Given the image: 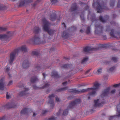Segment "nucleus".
<instances>
[{"label":"nucleus","mask_w":120,"mask_h":120,"mask_svg":"<svg viewBox=\"0 0 120 120\" xmlns=\"http://www.w3.org/2000/svg\"><path fill=\"white\" fill-rule=\"evenodd\" d=\"M62 25L64 26V27L66 28L65 24L64 23H63Z\"/></svg>","instance_id":"nucleus-54"},{"label":"nucleus","mask_w":120,"mask_h":120,"mask_svg":"<svg viewBox=\"0 0 120 120\" xmlns=\"http://www.w3.org/2000/svg\"><path fill=\"white\" fill-rule=\"evenodd\" d=\"M38 79L35 76L32 77L31 79V81L32 82H34L38 81Z\"/></svg>","instance_id":"nucleus-17"},{"label":"nucleus","mask_w":120,"mask_h":120,"mask_svg":"<svg viewBox=\"0 0 120 120\" xmlns=\"http://www.w3.org/2000/svg\"><path fill=\"white\" fill-rule=\"evenodd\" d=\"M116 90L115 89H113L112 90L111 92V93L112 94H114L116 92Z\"/></svg>","instance_id":"nucleus-41"},{"label":"nucleus","mask_w":120,"mask_h":120,"mask_svg":"<svg viewBox=\"0 0 120 120\" xmlns=\"http://www.w3.org/2000/svg\"><path fill=\"white\" fill-rule=\"evenodd\" d=\"M18 51V49H16L15 50V52H12L11 54L10 55V63H12L15 59L16 52Z\"/></svg>","instance_id":"nucleus-8"},{"label":"nucleus","mask_w":120,"mask_h":120,"mask_svg":"<svg viewBox=\"0 0 120 120\" xmlns=\"http://www.w3.org/2000/svg\"><path fill=\"white\" fill-rule=\"evenodd\" d=\"M90 70H88L87 71H86L85 72V74H87L88 73H89L90 72Z\"/></svg>","instance_id":"nucleus-51"},{"label":"nucleus","mask_w":120,"mask_h":120,"mask_svg":"<svg viewBox=\"0 0 120 120\" xmlns=\"http://www.w3.org/2000/svg\"><path fill=\"white\" fill-rule=\"evenodd\" d=\"M51 75L52 76H54L56 78L58 76L57 73L56 71H53L51 74Z\"/></svg>","instance_id":"nucleus-22"},{"label":"nucleus","mask_w":120,"mask_h":120,"mask_svg":"<svg viewBox=\"0 0 120 120\" xmlns=\"http://www.w3.org/2000/svg\"><path fill=\"white\" fill-rule=\"evenodd\" d=\"M86 32L88 34H89L90 33V26H88L87 29L86 31Z\"/></svg>","instance_id":"nucleus-31"},{"label":"nucleus","mask_w":120,"mask_h":120,"mask_svg":"<svg viewBox=\"0 0 120 120\" xmlns=\"http://www.w3.org/2000/svg\"><path fill=\"white\" fill-rule=\"evenodd\" d=\"M88 98L89 99L90 98V97H88Z\"/></svg>","instance_id":"nucleus-61"},{"label":"nucleus","mask_w":120,"mask_h":120,"mask_svg":"<svg viewBox=\"0 0 120 120\" xmlns=\"http://www.w3.org/2000/svg\"><path fill=\"white\" fill-rule=\"evenodd\" d=\"M47 35L48 34H44L43 35L44 41H43V40L42 41L39 36L37 35H35L33 38L32 41L35 42H37L38 43H44L45 42V40L47 39Z\"/></svg>","instance_id":"nucleus-4"},{"label":"nucleus","mask_w":120,"mask_h":120,"mask_svg":"<svg viewBox=\"0 0 120 120\" xmlns=\"http://www.w3.org/2000/svg\"><path fill=\"white\" fill-rule=\"evenodd\" d=\"M68 113V110L67 109L64 110V111L63 115H66Z\"/></svg>","instance_id":"nucleus-33"},{"label":"nucleus","mask_w":120,"mask_h":120,"mask_svg":"<svg viewBox=\"0 0 120 120\" xmlns=\"http://www.w3.org/2000/svg\"><path fill=\"white\" fill-rule=\"evenodd\" d=\"M82 30H80V31L81 32H82Z\"/></svg>","instance_id":"nucleus-62"},{"label":"nucleus","mask_w":120,"mask_h":120,"mask_svg":"<svg viewBox=\"0 0 120 120\" xmlns=\"http://www.w3.org/2000/svg\"><path fill=\"white\" fill-rule=\"evenodd\" d=\"M116 16V15H113V17H115Z\"/></svg>","instance_id":"nucleus-57"},{"label":"nucleus","mask_w":120,"mask_h":120,"mask_svg":"<svg viewBox=\"0 0 120 120\" xmlns=\"http://www.w3.org/2000/svg\"><path fill=\"white\" fill-rule=\"evenodd\" d=\"M32 54L34 55H37L38 54V52L35 51H34L33 52Z\"/></svg>","instance_id":"nucleus-39"},{"label":"nucleus","mask_w":120,"mask_h":120,"mask_svg":"<svg viewBox=\"0 0 120 120\" xmlns=\"http://www.w3.org/2000/svg\"><path fill=\"white\" fill-rule=\"evenodd\" d=\"M6 30L5 28L0 27V30L1 31H4Z\"/></svg>","instance_id":"nucleus-36"},{"label":"nucleus","mask_w":120,"mask_h":120,"mask_svg":"<svg viewBox=\"0 0 120 120\" xmlns=\"http://www.w3.org/2000/svg\"><path fill=\"white\" fill-rule=\"evenodd\" d=\"M29 109L27 108H25L23 109L21 112V114H25L27 112Z\"/></svg>","instance_id":"nucleus-25"},{"label":"nucleus","mask_w":120,"mask_h":120,"mask_svg":"<svg viewBox=\"0 0 120 120\" xmlns=\"http://www.w3.org/2000/svg\"><path fill=\"white\" fill-rule=\"evenodd\" d=\"M77 9L76 4L75 3L73 4L71 8V11H74L76 10Z\"/></svg>","instance_id":"nucleus-19"},{"label":"nucleus","mask_w":120,"mask_h":120,"mask_svg":"<svg viewBox=\"0 0 120 120\" xmlns=\"http://www.w3.org/2000/svg\"><path fill=\"white\" fill-rule=\"evenodd\" d=\"M56 100L58 102H59L60 101V100L59 98L57 97H56L55 98Z\"/></svg>","instance_id":"nucleus-43"},{"label":"nucleus","mask_w":120,"mask_h":120,"mask_svg":"<svg viewBox=\"0 0 120 120\" xmlns=\"http://www.w3.org/2000/svg\"><path fill=\"white\" fill-rule=\"evenodd\" d=\"M120 86V83L118 84L114 85L113 86V87H116Z\"/></svg>","instance_id":"nucleus-37"},{"label":"nucleus","mask_w":120,"mask_h":120,"mask_svg":"<svg viewBox=\"0 0 120 120\" xmlns=\"http://www.w3.org/2000/svg\"><path fill=\"white\" fill-rule=\"evenodd\" d=\"M102 68H97L96 73L97 74L99 75L102 72Z\"/></svg>","instance_id":"nucleus-23"},{"label":"nucleus","mask_w":120,"mask_h":120,"mask_svg":"<svg viewBox=\"0 0 120 120\" xmlns=\"http://www.w3.org/2000/svg\"><path fill=\"white\" fill-rule=\"evenodd\" d=\"M24 90L21 92L20 94V95L21 96H22L28 93L27 91L29 90V89L27 88H25Z\"/></svg>","instance_id":"nucleus-15"},{"label":"nucleus","mask_w":120,"mask_h":120,"mask_svg":"<svg viewBox=\"0 0 120 120\" xmlns=\"http://www.w3.org/2000/svg\"><path fill=\"white\" fill-rule=\"evenodd\" d=\"M105 17L107 19L105 20L101 16H100L99 17V19L100 21L103 23H104L106 21V20L109 18V17L108 16H105Z\"/></svg>","instance_id":"nucleus-21"},{"label":"nucleus","mask_w":120,"mask_h":120,"mask_svg":"<svg viewBox=\"0 0 120 120\" xmlns=\"http://www.w3.org/2000/svg\"><path fill=\"white\" fill-rule=\"evenodd\" d=\"M4 83L3 79H1L0 81V89L3 90L4 89Z\"/></svg>","instance_id":"nucleus-16"},{"label":"nucleus","mask_w":120,"mask_h":120,"mask_svg":"<svg viewBox=\"0 0 120 120\" xmlns=\"http://www.w3.org/2000/svg\"><path fill=\"white\" fill-rule=\"evenodd\" d=\"M119 94L120 95V89L119 90Z\"/></svg>","instance_id":"nucleus-59"},{"label":"nucleus","mask_w":120,"mask_h":120,"mask_svg":"<svg viewBox=\"0 0 120 120\" xmlns=\"http://www.w3.org/2000/svg\"><path fill=\"white\" fill-rule=\"evenodd\" d=\"M114 32L113 30H111V32H110V34L111 36L115 38L116 37L114 34Z\"/></svg>","instance_id":"nucleus-32"},{"label":"nucleus","mask_w":120,"mask_h":120,"mask_svg":"<svg viewBox=\"0 0 120 120\" xmlns=\"http://www.w3.org/2000/svg\"><path fill=\"white\" fill-rule=\"evenodd\" d=\"M44 85L43 86V87H40V88L41 89H43L45 87H47V86H48L49 84L48 83H45Z\"/></svg>","instance_id":"nucleus-34"},{"label":"nucleus","mask_w":120,"mask_h":120,"mask_svg":"<svg viewBox=\"0 0 120 120\" xmlns=\"http://www.w3.org/2000/svg\"><path fill=\"white\" fill-rule=\"evenodd\" d=\"M116 70V68L115 66H113L110 68L108 71L109 72L115 71Z\"/></svg>","instance_id":"nucleus-20"},{"label":"nucleus","mask_w":120,"mask_h":120,"mask_svg":"<svg viewBox=\"0 0 120 120\" xmlns=\"http://www.w3.org/2000/svg\"><path fill=\"white\" fill-rule=\"evenodd\" d=\"M10 96L8 95L7 94L6 95V98H7L8 99H9L10 98Z\"/></svg>","instance_id":"nucleus-50"},{"label":"nucleus","mask_w":120,"mask_h":120,"mask_svg":"<svg viewBox=\"0 0 120 120\" xmlns=\"http://www.w3.org/2000/svg\"><path fill=\"white\" fill-rule=\"evenodd\" d=\"M114 0H111L110 2V5L111 7H113L114 5Z\"/></svg>","instance_id":"nucleus-30"},{"label":"nucleus","mask_w":120,"mask_h":120,"mask_svg":"<svg viewBox=\"0 0 120 120\" xmlns=\"http://www.w3.org/2000/svg\"><path fill=\"white\" fill-rule=\"evenodd\" d=\"M82 19L84 20V19L83 18H82Z\"/></svg>","instance_id":"nucleus-63"},{"label":"nucleus","mask_w":120,"mask_h":120,"mask_svg":"<svg viewBox=\"0 0 120 120\" xmlns=\"http://www.w3.org/2000/svg\"><path fill=\"white\" fill-rule=\"evenodd\" d=\"M97 50V49L96 48H93L90 47H87L84 48V51L85 52H90L91 51Z\"/></svg>","instance_id":"nucleus-9"},{"label":"nucleus","mask_w":120,"mask_h":120,"mask_svg":"<svg viewBox=\"0 0 120 120\" xmlns=\"http://www.w3.org/2000/svg\"><path fill=\"white\" fill-rule=\"evenodd\" d=\"M100 87V84L98 83H95L94 86L93 88H88L87 89H83L79 90L76 89H72L70 90L71 92L76 94H78L87 92L90 90L89 94L91 96H94L96 94V92Z\"/></svg>","instance_id":"nucleus-1"},{"label":"nucleus","mask_w":120,"mask_h":120,"mask_svg":"<svg viewBox=\"0 0 120 120\" xmlns=\"http://www.w3.org/2000/svg\"><path fill=\"white\" fill-rule=\"evenodd\" d=\"M40 31V29L38 27H36L35 28L34 30V32L35 33H37Z\"/></svg>","instance_id":"nucleus-26"},{"label":"nucleus","mask_w":120,"mask_h":120,"mask_svg":"<svg viewBox=\"0 0 120 120\" xmlns=\"http://www.w3.org/2000/svg\"><path fill=\"white\" fill-rule=\"evenodd\" d=\"M88 59V58L87 57H86L84 58L82 60V63L83 64H84L86 62Z\"/></svg>","instance_id":"nucleus-29"},{"label":"nucleus","mask_w":120,"mask_h":120,"mask_svg":"<svg viewBox=\"0 0 120 120\" xmlns=\"http://www.w3.org/2000/svg\"><path fill=\"white\" fill-rule=\"evenodd\" d=\"M12 81H10L8 84V85H10L12 84Z\"/></svg>","instance_id":"nucleus-47"},{"label":"nucleus","mask_w":120,"mask_h":120,"mask_svg":"<svg viewBox=\"0 0 120 120\" xmlns=\"http://www.w3.org/2000/svg\"><path fill=\"white\" fill-rule=\"evenodd\" d=\"M6 107L8 108L15 107V104L14 103H8L6 105Z\"/></svg>","instance_id":"nucleus-13"},{"label":"nucleus","mask_w":120,"mask_h":120,"mask_svg":"<svg viewBox=\"0 0 120 120\" xmlns=\"http://www.w3.org/2000/svg\"><path fill=\"white\" fill-rule=\"evenodd\" d=\"M9 70H10V68L9 67H7L6 68V71L8 72L9 71Z\"/></svg>","instance_id":"nucleus-45"},{"label":"nucleus","mask_w":120,"mask_h":120,"mask_svg":"<svg viewBox=\"0 0 120 120\" xmlns=\"http://www.w3.org/2000/svg\"><path fill=\"white\" fill-rule=\"evenodd\" d=\"M67 82H64L62 84L64 85H65L67 84Z\"/></svg>","instance_id":"nucleus-46"},{"label":"nucleus","mask_w":120,"mask_h":120,"mask_svg":"<svg viewBox=\"0 0 120 120\" xmlns=\"http://www.w3.org/2000/svg\"><path fill=\"white\" fill-rule=\"evenodd\" d=\"M55 96V95L54 94L50 95L49 96V101L48 103L50 105V106L52 108L53 107L54 105L53 101V98Z\"/></svg>","instance_id":"nucleus-7"},{"label":"nucleus","mask_w":120,"mask_h":120,"mask_svg":"<svg viewBox=\"0 0 120 120\" xmlns=\"http://www.w3.org/2000/svg\"><path fill=\"white\" fill-rule=\"evenodd\" d=\"M103 37H104V39H105L106 38V36H103Z\"/></svg>","instance_id":"nucleus-56"},{"label":"nucleus","mask_w":120,"mask_h":120,"mask_svg":"<svg viewBox=\"0 0 120 120\" xmlns=\"http://www.w3.org/2000/svg\"><path fill=\"white\" fill-rule=\"evenodd\" d=\"M80 101L81 100L80 99H77L75 100V101L71 102L69 104L68 107V109H70L73 108L77 104L79 103Z\"/></svg>","instance_id":"nucleus-6"},{"label":"nucleus","mask_w":120,"mask_h":120,"mask_svg":"<svg viewBox=\"0 0 120 120\" xmlns=\"http://www.w3.org/2000/svg\"><path fill=\"white\" fill-rule=\"evenodd\" d=\"M8 38V36L5 34L0 35V39H6Z\"/></svg>","instance_id":"nucleus-24"},{"label":"nucleus","mask_w":120,"mask_h":120,"mask_svg":"<svg viewBox=\"0 0 120 120\" xmlns=\"http://www.w3.org/2000/svg\"><path fill=\"white\" fill-rule=\"evenodd\" d=\"M36 115V113H35L34 112L33 113V116H35Z\"/></svg>","instance_id":"nucleus-55"},{"label":"nucleus","mask_w":120,"mask_h":120,"mask_svg":"<svg viewBox=\"0 0 120 120\" xmlns=\"http://www.w3.org/2000/svg\"><path fill=\"white\" fill-rule=\"evenodd\" d=\"M65 32H64L63 35V37H66V35L64 34H65Z\"/></svg>","instance_id":"nucleus-48"},{"label":"nucleus","mask_w":120,"mask_h":120,"mask_svg":"<svg viewBox=\"0 0 120 120\" xmlns=\"http://www.w3.org/2000/svg\"><path fill=\"white\" fill-rule=\"evenodd\" d=\"M20 84V83L18 84V86L20 87H22V86H23V85L22 84V86H20V85H19Z\"/></svg>","instance_id":"nucleus-53"},{"label":"nucleus","mask_w":120,"mask_h":120,"mask_svg":"<svg viewBox=\"0 0 120 120\" xmlns=\"http://www.w3.org/2000/svg\"><path fill=\"white\" fill-rule=\"evenodd\" d=\"M47 112V111L46 110H45L44 111V113H45L46 112Z\"/></svg>","instance_id":"nucleus-58"},{"label":"nucleus","mask_w":120,"mask_h":120,"mask_svg":"<svg viewBox=\"0 0 120 120\" xmlns=\"http://www.w3.org/2000/svg\"><path fill=\"white\" fill-rule=\"evenodd\" d=\"M113 23H114V24H115V22H114Z\"/></svg>","instance_id":"nucleus-64"},{"label":"nucleus","mask_w":120,"mask_h":120,"mask_svg":"<svg viewBox=\"0 0 120 120\" xmlns=\"http://www.w3.org/2000/svg\"><path fill=\"white\" fill-rule=\"evenodd\" d=\"M67 89L68 88L67 87H65L63 88L59 89L57 90V91L58 92L63 91L66 90H67Z\"/></svg>","instance_id":"nucleus-27"},{"label":"nucleus","mask_w":120,"mask_h":120,"mask_svg":"<svg viewBox=\"0 0 120 120\" xmlns=\"http://www.w3.org/2000/svg\"><path fill=\"white\" fill-rule=\"evenodd\" d=\"M20 50H21L25 52L27 51V49L26 47L25 46H23L20 48Z\"/></svg>","instance_id":"nucleus-28"},{"label":"nucleus","mask_w":120,"mask_h":120,"mask_svg":"<svg viewBox=\"0 0 120 120\" xmlns=\"http://www.w3.org/2000/svg\"><path fill=\"white\" fill-rule=\"evenodd\" d=\"M56 15L55 12H52L50 15L49 19L51 21H54L56 18Z\"/></svg>","instance_id":"nucleus-12"},{"label":"nucleus","mask_w":120,"mask_h":120,"mask_svg":"<svg viewBox=\"0 0 120 120\" xmlns=\"http://www.w3.org/2000/svg\"><path fill=\"white\" fill-rule=\"evenodd\" d=\"M34 71L36 72H39L41 71H43V69L42 67H41L39 66L38 65L36 66L34 69Z\"/></svg>","instance_id":"nucleus-10"},{"label":"nucleus","mask_w":120,"mask_h":120,"mask_svg":"<svg viewBox=\"0 0 120 120\" xmlns=\"http://www.w3.org/2000/svg\"><path fill=\"white\" fill-rule=\"evenodd\" d=\"M112 60L115 62L117 60V59L115 57H112Z\"/></svg>","instance_id":"nucleus-42"},{"label":"nucleus","mask_w":120,"mask_h":120,"mask_svg":"<svg viewBox=\"0 0 120 120\" xmlns=\"http://www.w3.org/2000/svg\"><path fill=\"white\" fill-rule=\"evenodd\" d=\"M42 75L44 76V79L45 78V75L44 73H42Z\"/></svg>","instance_id":"nucleus-49"},{"label":"nucleus","mask_w":120,"mask_h":120,"mask_svg":"<svg viewBox=\"0 0 120 120\" xmlns=\"http://www.w3.org/2000/svg\"><path fill=\"white\" fill-rule=\"evenodd\" d=\"M68 66V65L67 64H65L63 66H61V67L62 68H67Z\"/></svg>","instance_id":"nucleus-35"},{"label":"nucleus","mask_w":120,"mask_h":120,"mask_svg":"<svg viewBox=\"0 0 120 120\" xmlns=\"http://www.w3.org/2000/svg\"><path fill=\"white\" fill-rule=\"evenodd\" d=\"M110 88H109L105 89L103 91L102 94H101V97L102 98L106 96L109 93Z\"/></svg>","instance_id":"nucleus-11"},{"label":"nucleus","mask_w":120,"mask_h":120,"mask_svg":"<svg viewBox=\"0 0 120 120\" xmlns=\"http://www.w3.org/2000/svg\"><path fill=\"white\" fill-rule=\"evenodd\" d=\"M55 119V117L52 116L49 118V120H54Z\"/></svg>","instance_id":"nucleus-40"},{"label":"nucleus","mask_w":120,"mask_h":120,"mask_svg":"<svg viewBox=\"0 0 120 120\" xmlns=\"http://www.w3.org/2000/svg\"><path fill=\"white\" fill-rule=\"evenodd\" d=\"M61 110H60L57 113V116H59L61 112Z\"/></svg>","instance_id":"nucleus-44"},{"label":"nucleus","mask_w":120,"mask_h":120,"mask_svg":"<svg viewBox=\"0 0 120 120\" xmlns=\"http://www.w3.org/2000/svg\"><path fill=\"white\" fill-rule=\"evenodd\" d=\"M95 1V0H94L93 6L94 7L95 5H97V10L98 13H100L107 10V8L104 5V4L99 3L98 1L96 3L94 2Z\"/></svg>","instance_id":"nucleus-2"},{"label":"nucleus","mask_w":120,"mask_h":120,"mask_svg":"<svg viewBox=\"0 0 120 120\" xmlns=\"http://www.w3.org/2000/svg\"><path fill=\"white\" fill-rule=\"evenodd\" d=\"M29 64L27 60H25L22 64V66L24 68H26L29 67Z\"/></svg>","instance_id":"nucleus-14"},{"label":"nucleus","mask_w":120,"mask_h":120,"mask_svg":"<svg viewBox=\"0 0 120 120\" xmlns=\"http://www.w3.org/2000/svg\"><path fill=\"white\" fill-rule=\"evenodd\" d=\"M34 88L35 89H36V87L35 86H34Z\"/></svg>","instance_id":"nucleus-60"},{"label":"nucleus","mask_w":120,"mask_h":120,"mask_svg":"<svg viewBox=\"0 0 120 120\" xmlns=\"http://www.w3.org/2000/svg\"><path fill=\"white\" fill-rule=\"evenodd\" d=\"M103 28L100 25H96L95 26V33L97 34H100L102 33Z\"/></svg>","instance_id":"nucleus-5"},{"label":"nucleus","mask_w":120,"mask_h":120,"mask_svg":"<svg viewBox=\"0 0 120 120\" xmlns=\"http://www.w3.org/2000/svg\"><path fill=\"white\" fill-rule=\"evenodd\" d=\"M116 34L118 36L120 37V33H118Z\"/></svg>","instance_id":"nucleus-52"},{"label":"nucleus","mask_w":120,"mask_h":120,"mask_svg":"<svg viewBox=\"0 0 120 120\" xmlns=\"http://www.w3.org/2000/svg\"><path fill=\"white\" fill-rule=\"evenodd\" d=\"M100 102V101H99V99H97L94 101V102L95 104L94 105V106L96 107L100 106L101 103L99 102Z\"/></svg>","instance_id":"nucleus-18"},{"label":"nucleus","mask_w":120,"mask_h":120,"mask_svg":"<svg viewBox=\"0 0 120 120\" xmlns=\"http://www.w3.org/2000/svg\"><path fill=\"white\" fill-rule=\"evenodd\" d=\"M43 28L44 30L48 32L50 35H52L54 33V31L51 30H49V26L50 24L45 19H44L43 20Z\"/></svg>","instance_id":"nucleus-3"},{"label":"nucleus","mask_w":120,"mask_h":120,"mask_svg":"<svg viewBox=\"0 0 120 120\" xmlns=\"http://www.w3.org/2000/svg\"><path fill=\"white\" fill-rule=\"evenodd\" d=\"M117 7L118 8H120V0H118L117 5Z\"/></svg>","instance_id":"nucleus-38"}]
</instances>
